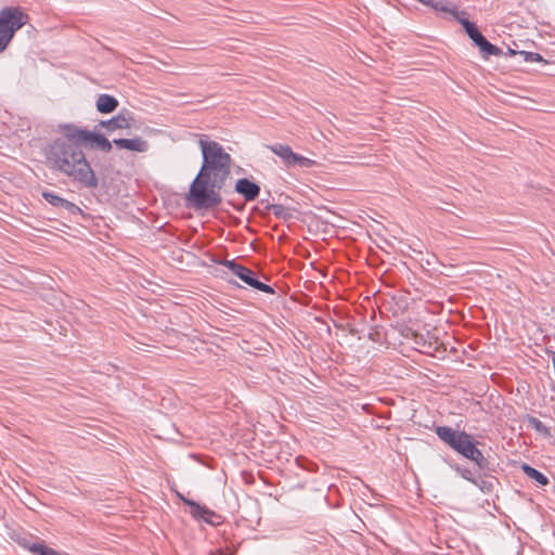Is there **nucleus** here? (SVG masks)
I'll return each instance as SVG.
<instances>
[{
	"label": "nucleus",
	"instance_id": "f257e3e1",
	"mask_svg": "<svg viewBox=\"0 0 555 555\" xmlns=\"http://www.w3.org/2000/svg\"><path fill=\"white\" fill-rule=\"evenodd\" d=\"M203 165L190 185L188 199L195 209L220 205L222 189L231 169V156L215 141L199 140Z\"/></svg>",
	"mask_w": 555,
	"mask_h": 555
},
{
	"label": "nucleus",
	"instance_id": "f03ea898",
	"mask_svg": "<svg viewBox=\"0 0 555 555\" xmlns=\"http://www.w3.org/2000/svg\"><path fill=\"white\" fill-rule=\"evenodd\" d=\"M49 168L61 172L73 182L88 189H95L98 178L80 146L63 139L53 140L46 150Z\"/></svg>",
	"mask_w": 555,
	"mask_h": 555
},
{
	"label": "nucleus",
	"instance_id": "7ed1b4c3",
	"mask_svg": "<svg viewBox=\"0 0 555 555\" xmlns=\"http://www.w3.org/2000/svg\"><path fill=\"white\" fill-rule=\"evenodd\" d=\"M438 438L449 446L456 453L465 459L476 463L479 467H483L486 459L482 452L476 447L473 436L463 430H457L449 426H438L435 429Z\"/></svg>",
	"mask_w": 555,
	"mask_h": 555
},
{
	"label": "nucleus",
	"instance_id": "20e7f679",
	"mask_svg": "<svg viewBox=\"0 0 555 555\" xmlns=\"http://www.w3.org/2000/svg\"><path fill=\"white\" fill-rule=\"evenodd\" d=\"M28 16L20 8L8 7L0 11V53L8 47L15 31L27 23Z\"/></svg>",
	"mask_w": 555,
	"mask_h": 555
},
{
	"label": "nucleus",
	"instance_id": "39448f33",
	"mask_svg": "<svg viewBox=\"0 0 555 555\" xmlns=\"http://www.w3.org/2000/svg\"><path fill=\"white\" fill-rule=\"evenodd\" d=\"M223 266L227 267L234 275H236L247 285L267 294L274 293V289L270 285H267L257 280L254 271L235 262L234 260H225Z\"/></svg>",
	"mask_w": 555,
	"mask_h": 555
},
{
	"label": "nucleus",
	"instance_id": "423d86ee",
	"mask_svg": "<svg viewBox=\"0 0 555 555\" xmlns=\"http://www.w3.org/2000/svg\"><path fill=\"white\" fill-rule=\"evenodd\" d=\"M183 502L190 506V513L191 515L199 520H204L207 524L210 525H219L220 524V516L216 514L214 511L209 509L208 507L204 505H199L198 503L181 498Z\"/></svg>",
	"mask_w": 555,
	"mask_h": 555
},
{
	"label": "nucleus",
	"instance_id": "0eeeda50",
	"mask_svg": "<svg viewBox=\"0 0 555 555\" xmlns=\"http://www.w3.org/2000/svg\"><path fill=\"white\" fill-rule=\"evenodd\" d=\"M18 545L34 555H64L51 547H49L43 540L38 538H21Z\"/></svg>",
	"mask_w": 555,
	"mask_h": 555
},
{
	"label": "nucleus",
	"instance_id": "6e6552de",
	"mask_svg": "<svg viewBox=\"0 0 555 555\" xmlns=\"http://www.w3.org/2000/svg\"><path fill=\"white\" fill-rule=\"evenodd\" d=\"M133 121L134 119L131 116V113L128 111H122L113 118L105 121H101V126L108 131H115L118 129H129L132 126Z\"/></svg>",
	"mask_w": 555,
	"mask_h": 555
},
{
	"label": "nucleus",
	"instance_id": "1a4fd4ad",
	"mask_svg": "<svg viewBox=\"0 0 555 555\" xmlns=\"http://www.w3.org/2000/svg\"><path fill=\"white\" fill-rule=\"evenodd\" d=\"M61 132L63 134V140L68 143H73L79 146V144L85 143L89 130H83L74 125H63L60 126Z\"/></svg>",
	"mask_w": 555,
	"mask_h": 555
},
{
	"label": "nucleus",
	"instance_id": "9d476101",
	"mask_svg": "<svg viewBox=\"0 0 555 555\" xmlns=\"http://www.w3.org/2000/svg\"><path fill=\"white\" fill-rule=\"evenodd\" d=\"M235 191L241 194L245 201L251 202L258 197L260 188L255 182L246 178H242L236 181Z\"/></svg>",
	"mask_w": 555,
	"mask_h": 555
},
{
	"label": "nucleus",
	"instance_id": "9b49d317",
	"mask_svg": "<svg viewBox=\"0 0 555 555\" xmlns=\"http://www.w3.org/2000/svg\"><path fill=\"white\" fill-rule=\"evenodd\" d=\"M113 143L119 147L132 152L144 153L149 150V142L140 137L132 139H115Z\"/></svg>",
	"mask_w": 555,
	"mask_h": 555
},
{
	"label": "nucleus",
	"instance_id": "f8f14e48",
	"mask_svg": "<svg viewBox=\"0 0 555 555\" xmlns=\"http://www.w3.org/2000/svg\"><path fill=\"white\" fill-rule=\"evenodd\" d=\"M85 143L105 153H108L112 150V142H109L103 134L92 131L88 132Z\"/></svg>",
	"mask_w": 555,
	"mask_h": 555
},
{
	"label": "nucleus",
	"instance_id": "ddd939ff",
	"mask_svg": "<svg viewBox=\"0 0 555 555\" xmlns=\"http://www.w3.org/2000/svg\"><path fill=\"white\" fill-rule=\"evenodd\" d=\"M42 196L52 206L61 207L72 212L75 210H79V208L75 204L63 197H60L59 195L52 192H43Z\"/></svg>",
	"mask_w": 555,
	"mask_h": 555
},
{
	"label": "nucleus",
	"instance_id": "4468645a",
	"mask_svg": "<svg viewBox=\"0 0 555 555\" xmlns=\"http://www.w3.org/2000/svg\"><path fill=\"white\" fill-rule=\"evenodd\" d=\"M118 106V101L109 94H101L96 100V109L102 114L114 112Z\"/></svg>",
	"mask_w": 555,
	"mask_h": 555
},
{
	"label": "nucleus",
	"instance_id": "2eb2a0df",
	"mask_svg": "<svg viewBox=\"0 0 555 555\" xmlns=\"http://www.w3.org/2000/svg\"><path fill=\"white\" fill-rule=\"evenodd\" d=\"M269 149L272 153L281 157L286 166H292L296 153H294L288 145L274 144L269 146Z\"/></svg>",
	"mask_w": 555,
	"mask_h": 555
},
{
	"label": "nucleus",
	"instance_id": "dca6fc26",
	"mask_svg": "<svg viewBox=\"0 0 555 555\" xmlns=\"http://www.w3.org/2000/svg\"><path fill=\"white\" fill-rule=\"evenodd\" d=\"M418 2L433 8L436 11L454 13L456 8L449 0H417Z\"/></svg>",
	"mask_w": 555,
	"mask_h": 555
},
{
	"label": "nucleus",
	"instance_id": "f3484780",
	"mask_svg": "<svg viewBox=\"0 0 555 555\" xmlns=\"http://www.w3.org/2000/svg\"><path fill=\"white\" fill-rule=\"evenodd\" d=\"M480 53L485 59H488L491 55L499 56L502 54V50L498 48L496 46L490 43L486 38H483L478 44H476Z\"/></svg>",
	"mask_w": 555,
	"mask_h": 555
},
{
	"label": "nucleus",
	"instance_id": "a211bd4d",
	"mask_svg": "<svg viewBox=\"0 0 555 555\" xmlns=\"http://www.w3.org/2000/svg\"><path fill=\"white\" fill-rule=\"evenodd\" d=\"M522 470L525 472V474L533 479L535 482H538L539 485L541 486H545L548 483V479L547 477L542 474L541 472H539L538 469L529 466L528 464H524L522 465Z\"/></svg>",
	"mask_w": 555,
	"mask_h": 555
},
{
	"label": "nucleus",
	"instance_id": "6ab92c4d",
	"mask_svg": "<svg viewBox=\"0 0 555 555\" xmlns=\"http://www.w3.org/2000/svg\"><path fill=\"white\" fill-rule=\"evenodd\" d=\"M461 23L465 28L466 34L475 42V44H478V42L485 38L483 35L477 29L475 24L470 23L468 20H462Z\"/></svg>",
	"mask_w": 555,
	"mask_h": 555
},
{
	"label": "nucleus",
	"instance_id": "aec40b11",
	"mask_svg": "<svg viewBox=\"0 0 555 555\" xmlns=\"http://www.w3.org/2000/svg\"><path fill=\"white\" fill-rule=\"evenodd\" d=\"M314 165H315V162L313 159H310V158L299 155L297 153L295 154V158L292 163V166H298V167H302V168H311Z\"/></svg>",
	"mask_w": 555,
	"mask_h": 555
},
{
	"label": "nucleus",
	"instance_id": "412c9836",
	"mask_svg": "<svg viewBox=\"0 0 555 555\" xmlns=\"http://www.w3.org/2000/svg\"><path fill=\"white\" fill-rule=\"evenodd\" d=\"M455 472L465 480H468L476 485V480L474 478V473L468 468H463L461 466H454Z\"/></svg>",
	"mask_w": 555,
	"mask_h": 555
},
{
	"label": "nucleus",
	"instance_id": "4be33fe9",
	"mask_svg": "<svg viewBox=\"0 0 555 555\" xmlns=\"http://www.w3.org/2000/svg\"><path fill=\"white\" fill-rule=\"evenodd\" d=\"M519 54L524 57L526 62H543V57L539 53L520 51Z\"/></svg>",
	"mask_w": 555,
	"mask_h": 555
},
{
	"label": "nucleus",
	"instance_id": "5701e85b",
	"mask_svg": "<svg viewBox=\"0 0 555 555\" xmlns=\"http://www.w3.org/2000/svg\"><path fill=\"white\" fill-rule=\"evenodd\" d=\"M534 424H535V427L539 429L540 426L542 425L540 421L538 420H533Z\"/></svg>",
	"mask_w": 555,
	"mask_h": 555
}]
</instances>
